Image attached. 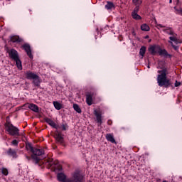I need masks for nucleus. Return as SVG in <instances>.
<instances>
[{
	"label": "nucleus",
	"instance_id": "obj_1",
	"mask_svg": "<svg viewBox=\"0 0 182 182\" xmlns=\"http://www.w3.org/2000/svg\"><path fill=\"white\" fill-rule=\"evenodd\" d=\"M157 82L159 86L161 87H168L171 85L170 80L167 79V75H168V70L167 68H163L161 70H158Z\"/></svg>",
	"mask_w": 182,
	"mask_h": 182
},
{
	"label": "nucleus",
	"instance_id": "obj_2",
	"mask_svg": "<svg viewBox=\"0 0 182 182\" xmlns=\"http://www.w3.org/2000/svg\"><path fill=\"white\" fill-rule=\"evenodd\" d=\"M26 149L27 150V151H30L33 154L31 155V159L35 164H38V163H39V161H41V159L38 156L45 154V150L43 149L35 148L33 147V146H32V144L31 143L26 144Z\"/></svg>",
	"mask_w": 182,
	"mask_h": 182
},
{
	"label": "nucleus",
	"instance_id": "obj_3",
	"mask_svg": "<svg viewBox=\"0 0 182 182\" xmlns=\"http://www.w3.org/2000/svg\"><path fill=\"white\" fill-rule=\"evenodd\" d=\"M6 53L9 54L10 59L16 61L18 69H19V70H22V62H21V59H19V53H18V51L12 48L7 49Z\"/></svg>",
	"mask_w": 182,
	"mask_h": 182
},
{
	"label": "nucleus",
	"instance_id": "obj_4",
	"mask_svg": "<svg viewBox=\"0 0 182 182\" xmlns=\"http://www.w3.org/2000/svg\"><path fill=\"white\" fill-rule=\"evenodd\" d=\"M6 130L8 132L10 136H19V129L14 126L11 123H7L5 124Z\"/></svg>",
	"mask_w": 182,
	"mask_h": 182
},
{
	"label": "nucleus",
	"instance_id": "obj_5",
	"mask_svg": "<svg viewBox=\"0 0 182 182\" xmlns=\"http://www.w3.org/2000/svg\"><path fill=\"white\" fill-rule=\"evenodd\" d=\"M58 161H55L53 162V159H48V161L46 162V166H47L48 168H50V167H52V168H54V171H56L57 170H62V166H60V165H58Z\"/></svg>",
	"mask_w": 182,
	"mask_h": 182
},
{
	"label": "nucleus",
	"instance_id": "obj_6",
	"mask_svg": "<svg viewBox=\"0 0 182 182\" xmlns=\"http://www.w3.org/2000/svg\"><path fill=\"white\" fill-rule=\"evenodd\" d=\"M67 182H83V176L77 171L72 174V178H69Z\"/></svg>",
	"mask_w": 182,
	"mask_h": 182
},
{
	"label": "nucleus",
	"instance_id": "obj_7",
	"mask_svg": "<svg viewBox=\"0 0 182 182\" xmlns=\"http://www.w3.org/2000/svg\"><path fill=\"white\" fill-rule=\"evenodd\" d=\"M155 23L156 25V28L157 29H160L163 28V32H165L166 33H167V35H171V36H172L173 35H175V32L173 30V28L171 27H166V26H163L161 24H157V21L155 20Z\"/></svg>",
	"mask_w": 182,
	"mask_h": 182
},
{
	"label": "nucleus",
	"instance_id": "obj_8",
	"mask_svg": "<svg viewBox=\"0 0 182 182\" xmlns=\"http://www.w3.org/2000/svg\"><path fill=\"white\" fill-rule=\"evenodd\" d=\"M86 103L88 106L93 105V97L96 96V92H90L86 94Z\"/></svg>",
	"mask_w": 182,
	"mask_h": 182
},
{
	"label": "nucleus",
	"instance_id": "obj_9",
	"mask_svg": "<svg viewBox=\"0 0 182 182\" xmlns=\"http://www.w3.org/2000/svg\"><path fill=\"white\" fill-rule=\"evenodd\" d=\"M168 42V43H170V45H174V43H175V45H178V43H182L181 40H180L177 37V33H176L173 36H171L169 37V41Z\"/></svg>",
	"mask_w": 182,
	"mask_h": 182
},
{
	"label": "nucleus",
	"instance_id": "obj_10",
	"mask_svg": "<svg viewBox=\"0 0 182 182\" xmlns=\"http://www.w3.org/2000/svg\"><path fill=\"white\" fill-rule=\"evenodd\" d=\"M22 48L26 52L30 59H33V55H32V50L31 49V46L28 43H26L22 46Z\"/></svg>",
	"mask_w": 182,
	"mask_h": 182
},
{
	"label": "nucleus",
	"instance_id": "obj_11",
	"mask_svg": "<svg viewBox=\"0 0 182 182\" xmlns=\"http://www.w3.org/2000/svg\"><path fill=\"white\" fill-rule=\"evenodd\" d=\"M160 49L161 48L159 46H151L149 48V52L151 53V55H153L154 56L157 55V53H159Z\"/></svg>",
	"mask_w": 182,
	"mask_h": 182
},
{
	"label": "nucleus",
	"instance_id": "obj_12",
	"mask_svg": "<svg viewBox=\"0 0 182 182\" xmlns=\"http://www.w3.org/2000/svg\"><path fill=\"white\" fill-rule=\"evenodd\" d=\"M94 114L96 117L97 122L98 123V126H102V123H103L102 119V112L97 111V109H95Z\"/></svg>",
	"mask_w": 182,
	"mask_h": 182
},
{
	"label": "nucleus",
	"instance_id": "obj_13",
	"mask_svg": "<svg viewBox=\"0 0 182 182\" xmlns=\"http://www.w3.org/2000/svg\"><path fill=\"white\" fill-rule=\"evenodd\" d=\"M44 122H46V123H48V124L51 126V127H53V129H56L57 130L58 129H60L59 125H57L56 123H55V122H53V120L50 119V118H44Z\"/></svg>",
	"mask_w": 182,
	"mask_h": 182
},
{
	"label": "nucleus",
	"instance_id": "obj_14",
	"mask_svg": "<svg viewBox=\"0 0 182 182\" xmlns=\"http://www.w3.org/2000/svg\"><path fill=\"white\" fill-rule=\"evenodd\" d=\"M25 76L28 80H33L36 77V76H38V75L31 70H28L25 73Z\"/></svg>",
	"mask_w": 182,
	"mask_h": 182
},
{
	"label": "nucleus",
	"instance_id": "obj_15",
	"mask_svg": "<svg viewBox=\"0 0 182 182\" xmlns=\"http://www.w3.org/2000/svg\"><path fill=\"white\" fill-rule=\"evenodd\" d=\"M57 178L58 181L68 182L70 181L69 178H66V175L63 173H58Z\"/></svg>",
	"mask_w": 182,
	"mask_h": 182
},
{
	"label": "nucleus",
	"instance_id": "obj_16",
	"mask_svg": "<svg viewBox=\"0 0 182 182\" xmlns=\"http://www.w3.org/2000/svg\"><path fill=\"white\" fill-rule=\"evenodd\" d=\"M41 82L42 80H41V77L38 75H37L36 77H35L32 81L33 85H34L36 87H41Z\"/></svg>",
	"mask_w": 182,
	"mask_h": 182
},
{
	"label": "nucleus",
	"instance_id": "obj_17",
	"mask_svg": "<svg viewBox=\"0 0 182 182\" xmlns=\"http://www.w3.org/2000/svg\"><path fill=\"white\" fill-rule=\"evenodd\" d=\"M55 139L58 143L63 144V136H62V133L57 132L55 134Z\"/></svg>",
	"mask_w": 182,
	"mask_h": 182
},
{
	"label": "nucleus",
	"instance_id": "obj_18",
	"mask_svg": "<svg viewBox=\"0 0 182 182\" xmlns=\"http://www.w3.org/2000/svg\"><path fill=\"white\" fill-rule=\"evenodd\" d=\"M159 55L160 56H164V58H172L173 55L171 54H168V52H167V50L166 49H161L159 50Z\"/></svg>",
	"mask_w": 182,
	"mask_h": 182
},
{
	"label": "nucleus",
	"instance_id": "obj_19",
	"mask_svg": "<svg viewBox=\"0 0 182 182\" xmlns=\"http://www.w3.org/2000/svg\"><path fill=\"white\" fill-rule=\"evenodd\" d=\"M106 139L107 141H110V143H113L114 144H116V139H114V136H113V134H107L105 136Z\"/></svg>",
	"mask_w": 182,
	"mask_h": 182
},
{
	"label": "nucleus",
	"instance_id": "obj_20",
	"mask_svg": "<svg viewBox=\"0 0 182 182\" xmlns=\"http://www.w3.org/2000/svg\"><path fill=\"white\" fill-rule=\"evenodd\" d=\"M11 42H13V43H20V42H22V40L21 38H19L18 36H11L10 37Z\"/></svg>",
	"mask_w": 182,
	"mask_h": 182
},
{
	"label": "nucleus",
	"instance_id": "obj_21",
	"mask_svg": "<svg viewBox=\"0 0 182 182\" xmlns=\"http://www.w3.org/2000/svg\"><path fill=\"white\" fill-rule=\"evenodd\" d=\"M8 156H11L13 159H16L18 157V154H16V151L15 149H12V148H9L7 151Z\"/></svg>",
	"mask_w": 182,
	"mask_h": 182
},
{
	"label": "nucleus",
	"instance_id": "obj_22",
	"mask_svg": "<svg viewBox=\"0 0 182 182\" xmlns=\"http://www.w3.org/2000/svg\"><path fill=\"white\" fill-rule=\"evenodd\" d=\"M28 109H30L33 112H35L36 113H38L39 112V107H38V105L35 104H29Z\"/></svg>",
	"mask_w": 182,
	"mask_h": 182
},
{
	"label": "nucleus",
	"instance_id": "obj_23",
	"mask_svg": "<svg viewBox=\"0 0 182 182\" xmlns=\"http://www.w3.org/2000/svg\"><path fill=\"white\" fill-rule=\"evenodd\" d=\"M105 8L107 10L113 9V8H114V4L112 1H107Z\"/></svg>",
	"mask_w": 182,
	"mask_h": 182
},
{
	"label": "nucleus",
	"instance_id": "obj_24",
	"mask_svg": "<svg viewBox=\"0 0 182 182\" xmlns=\"http://www.w3.org/2000/svg\"><path fill=\"white\" fill-rule=\"evenodd\" d=\"M141 29L144 32H149V31H150V26H149V25L146 23H144L141 26Z\"/></svg>",
	"mask_w": 182,
	"mask_h": 182
},
{
	"label": "nucleus",
	"instance_id": "obj_25",
	"mask_svg": "<svg viewBox=\"0 0 182 182\" xmlns=\"http://www.w3.org/2000/svg\"><path fill=\"white\" fill-rule=\"evenodd\" d=\"M139 55L140 56H141L142 58L144 56V55H146V46L141 47L139 50Z\"/></svg>",
	"mask_w": 182,
	"mask_h": 182
},
{
	"label": "nucleus",
	"instance_id": "obj_26",
	"mask_svg": "<svg viewBox=\"0 0 182 182\" xmlns=\"http://www.w3.org/2000/svg\"><path fill=\"white\" fill-rule=\"evenodd\" d=\"M53 105L56 110H60L62 109V105L59 103L58 101H54Z\"/></svg>",
	"mask_w": 182,
	"mask_h": 182
},
{
	"label": "nucleus",
	"instance_id": "obj_27",
	"mask_svg": "<svg viewBox=\"0 0 182 182\" xmlns=\"http://www.w3.org/2000/svg\"><path fill=\"white\" fill-rule=\"evenodd\" d=\"M173 182H182V177L178 176H175L172 177Z\"/></svg>",
	"mask_w": 182,
	"mask_h": 182
},
{
	"label": "nucleus",
	"instance_id": "obj_28",
	"mask_svg": "<svg viewBox=\"0 0 182 182\" xmlns=\"http://www.w3.org/2000/svg\"><path fill=\"white\" fill-rule=\"evenodd\" d=\"M132 16L133 19H136V21L141 19V16L139 15L137 13H132Z\"/></svg>",
	"mask_w": 182,
	"mask_h": 182
},
{
	"label": "nucleus",
	"instance_id": "obj_29",
	"mask_svg": "<svg viewBox=\"0 0 182 182\" xmlns=\"http://www.w3.org/2000/svg\"><path fill=\"white\" fill-rule=\"evenodd\" d=\"M73 109L74 110H75V112H77V113H82V109H80V107L77 104L73 105Z\"/></svg>",
	"mask_w": 182,
	"mask_h": 182
},
{
	"label": "nucleus",
	"instance_id": "obj_30",
	"mask_svg": "<svg viewBox=\"0 0 182 182\" xmlns=\"http://www.w3.org/2000/svg\"><path fill=\"white\" fill-rule=\"evenodd\" d=\"M132 3L134 4V5H135V6H140V5H141V4H143V1H141V0H132Z\"/></svg>",
	"mask_w": 182,
	"mask_h": 182
},
{
	"label": "nucleus",
	"instance_id": "obj_31",
	"mask_svg": "<svg viewBox=\"0 0 182 182\" xmlns=\"http://www.w3.org/2000/svg\"><path fill=\"white\" fill-rule=\"evenodd\" d=\"M1 173L2 174H4V176H8V174H9V172L8 171V169L6 168H2Z\"/></svg>",
	"mask_w": 182,
	"mask_h": 182
},
{
	"label": "nucleus",
	"instance_id": "obj_32",
	"mask_svg": "<svg viewBox=\"0 0 182 182\" xmlns=\"http://www.w3.org/2000/svg\"><path fill=\"white\" fill-rule=\"evenodd\" d=\"M139 9H140V6H136V7L134 9V11H132V13L138 14Z\"/></svg>",
	"mask_w": 182,
	"mask_h": 182
},
{
	"label": "nucleus",
	"instance_id": "obj_33",
	"mask_svg": "<svg viewBox=\"0 0 182 182\" xmlns=\"http://www.w3.org/2000/svg\"><path fill=\"white\" fill-rule=\"evenodd\" d=\"M174 9L176 11L178 15H181L182 16V9H178L177 7L175 6Z\"/></svg>",
	"mask_w": 182,
	"mask_h": 182
},
{
	"label": "nucleus",
	"instance_id": "obj_34",
	"mask_svg": "<svg viewBox=\"0 0 182 182\" xmlns=\"http://www.w3.org/2000/svg\"><path fill=\"white\" fill-rule=\"evenodd\" d=\"M11 144L12 146H18V144H19V141H18L16 139H14L11 141Z\"/></svg>",
	"mask_w": 182,
	"mask_h": 182
},
{
	"label": "nucleus",
	"instance_id": "obj_35",
	"mask_svg": "<svg viewBox=\"0 0 182 182\" xmlns=\"http://www.w3.org/2000/svg\"><path fill=\"white\" fill-rule=\"evenodd\" d=\"M61 127H62V130L65 131V130H67V129H68V124H63L62 126H61Z\"/></svg>",
	"mask_w": 182,
	"mask_h": 182
},
{
	"label": "nucleus",
	"instance_id": "obj_36",
	"mask_svg": "<svg viewBox=\"0 0 182 182\" xmlns=\"http://www.w3.org/2000/svg\"><path fill=\"white\" fill-rule=\"evenodd\" d=\"M171 46H172V48H173L174 50H178V46H176L174 44H171Z\"/></svg>",
	"mask_w": 182,
	"mask_h": 182
},
{
	"label": "nucleus",
	"instance_id": "obj_37",
	"mask_svg": "<svg viewBox=\"0 0 182 182\" xmlns=\"http://www.w3.org/2000/svg\"><path fill=\"white\" fill-rule=\"evenodd\" d=\"M181 82L176 81L175 82V87H178V86H181Z\"/></svg>",
	"mask_w": 182,
	"mask_h": 182
},
{
	"label": "nucleus",
	"instance_id": "obj_38",
	"mask_svg": "<svg viewBox=\"0 0 182 182\" xmlns=\"http://www.w3.org/2000/svg\"><path fill=\"white\" fill-rule=\"evenodd\" d=\"M107 124H109V126H111V124H112V120H108V121H107Z\"/></svg>",
	"mask_w": 182,
	"mask_h": 182
},
{
	"label": "nucleus",
	"instance_id": "obj_39",
	"mask_svg": "<svg viewBox=\"0 0 182 182\" xmlns=\"http://www.w3.org/2000/svg\"><path fill=\"white\" fill-rule=\"evenodd\" d=\"M26 158L27 159V160H31V157L28 156H26Z\"/></svg>",
	"mask_w": 182,
	"mask_h": 182
},
{
	"label": "nucleus",
	"instance_id": "obj_40",
	"mask_svg": "<svg viewBox=\"0 0 182 182\" xmlns=\"http://www.w3.org/2000/svg\"><path fill=\"white\" fill-rule=\"evenodd\" d=\"M171 2H172V0H169V4H171Z\"/></svg>",
	"mask_w": 182,
	"mask_h": 182
},
{
	"label": "nucleus",
	"instance_id": "obj_41",
	"mask_svg": "<svg viewBox=\"0 0 182 182\" xmlns=\"http://www.w3.org/2000/svg\"><path fill=\"white\" fill-rule=\"evenodd\" d=\"M171 2H172V0H169V4H171Z\"/></svg>",
	"mask_w": 182,
	"mask_h": 182
},
{
	"label": "nucleus",
	"instance_id": "obj_42",
	"mask_svg": "<svg viewBox=\"0 0 182 182\" xmlns=\"http://www.w3.org/2000/svg\"><path fill=\"white\" fill-rule=\"evenodd\" d=\"M163 182H167V181H164Z\"/></svg>",
	"mask_w": 182,
	"mask_h": 182
},
{
	"label": "nucleus",
	"instance_id": "obj_43",
	"mask_svg": "<svg viewBox=\"0 0 182 182\" xmlns=\"http://www.w3.org/2000/svg\"><path fill=\"white\" fill-rule=\"evenodd\" d=\"M148 68H150V66H149V65H148Z\"/></svg>",
	"mask_w": 182,
	"mask_h": 182
}]
</instances>
